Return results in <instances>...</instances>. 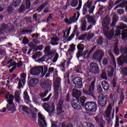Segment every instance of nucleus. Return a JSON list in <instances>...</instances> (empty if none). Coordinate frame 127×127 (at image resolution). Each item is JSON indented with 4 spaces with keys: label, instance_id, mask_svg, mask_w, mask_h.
I'll return each mask as SVG.
<instances>
[{
    "label": "nucleus",
    "instance_id": "obj_13",
    "mask_svg": "<svg viewBox=\"0 0 127 127\" xmlns=\"http://www.w3.org/2000/svg\"><path fill=\"white\" fill-rule=\"evenodd\" d=\"M98 103L101 107H105L107 104V100L105 99L104 94H100L98 96Z\"/></svg>",
    "mask_w": 127,
    "mask_h": 127
},
{
    "label": "nucleus",
    "instance_id": "obj_3",
    "mask_svg": "<svg viewBox=\"0 0 127 127\" xmlns=\"http://www.w3.org/2000/svg\"><path fill=\"white\" fill-rule=\"evenodd\" d=\"M86 110L89 112H93L97 111V103L94 102H87L85 104Z\"/></svg>",
    "mask_w": 127,
    "mask_h": 127
},
{
    "label": "nucleus",
    "instance_id": "obj_10",
    "mask_svg": "<svg viewBox=\"0 0 127 127\" xmlns=\"http://www.w3.org/2000/svg\"><path fill=\"white\" fill-rule=\"evenodd\" d=\"M72 82L75 85L76 88H77V89H82L83 84L82 83V79L80 77H76Z\"/></svg>",
    "mask_w": 127,
    "mask_h": 127
},
{
    "label": "nucleus",
    "instance_id": "obj_17",
    "mask_svg": "<svg viewBox=\"0 0 127 127\" xmlns=\"http://www.w3.org/2000/svg\"><path fill=\"white\" fill-rule=\"evenodd\" d=\"M43 107L44 109L49 113V114H53L54 113V111H55V108H54V107L49 106L47 103H44L43 105Z\"/></svg>",
    "mask_w": 127,
    "mask_h": 127
},
{
    "label": "nucleus",
    "instance_id": "obj_7",
    "mask_svg": "<svg viewBox=\"0 0 127 127\" xmlns=\"http://www.w3.org/2000/svg\"><path fill=\"white\" fill-rule=\"evenodd\" d=\"M95 89V81L92 82L91 83V85L89 86V90L86 91L85 89H83V93L84 95H86L88 96H91V97H94V93H93V91Z\"/></svg>",
    "mask_w": 127,
    "mask_h": 127
},
{
    "label": "nucleus",
    "instance_id": "obj_39",
    "mask_svg": "<svg viewBox=\"0 0 127 127\" xmlns=\"http://www.w3.org/2000/svg\"><path fill=\"white\" fill-rule=\"evenodd\" d=\"M115 46L114 48V53L119 55V49L118 48V41H115Z\"/></svg>",
    "mask_w": 127,
    "mask_h": 127
},
{
    "label": "nucleus",
    "instance_id": "obj_41",
    "mask_svg": "<svg viewBox=\"0 0 127 127\" xmlns=\"http://www.w3.org/2000/svg\"><path fill=\"white\" fill-rule=\"evenodd\" d=\"M83 127H94V124H92L91 123L89 122H84L82 124Z\"/></svg>",
    "mask_w": 127,
    "mask_h": 127
},
{
    "label": "nucleus",
    "instance_id": "obj_1",
    "mask_svg": "<svg viewBox=\"0 0 127 127\" xmlns=\"http://www.w3.org/2000/svg\"><path fill=\"white\" fill-rule=\"evenodd\" d=\"M111 21V19L110 18V17L109 16H106L103 21V29L105 31V35L106 37L109 39V40L110 39H112L113 37H114V35L115 34V33L114 32V30L107 32V33H106V31H108L109 30V27H108V24H110V22Z\"/></svg>",
    "mask_w": 127,
    "mask_h": 127
},
{
    "label": "nucleus",
    "instance_id": "obj_25",
    "mask_svg": "<svg viewBox=\"0 0 127 127\" xmlns=\"http://www.w3.org/2000/svg\"><path fill=\"white\" fill-rule=\"evenodd\" d=\"M123 28H127V25L125 24H121L120 26L117 27L116 33L115 34L116 36L121 35V30Z\"/></svg>",
    "mask_w": 127,
    "mask_h": 127
},
{
    "label": "nucleus",
    "instance_id": "obj_4",
    "mask_svg": "<svg viewBox=\"0 0 127 127\" xmlns=\"http://www.w3.org/2000/svg\"><path fill=\"white\" fill-rule=\"evenodd\" d=\"M55 87V96L58 97V95L62 91L61 86H60V78H57L54 80Z\"/></svg>",
    "mask_w": 127,
    "mask_h": 127
},
{
    "label": "nucleus",
    "instance_id": "obj_33",
    "mask_svg": "<svg viewBox=\"0 0 127 127\" xmlns=\"http://www.w3.org/2000/svg\"><path fill=\"white\" fill-rule=\"evenodd\" d=\"M82 55L84 59H89V58H90L91 53L89 52V50H86L84 51Z\"/></svg>",
    "mask_w": 127,
    "mask_h": 127
},
{
    "label": "nucleus",
    "instance_id": "obj_6",
    "mask_svg": "<svg viewBox=\"0 0 127 127\" xmlns=\"http://www.w3.org/2000/svg\"><path fill=\"white\" fill-rule=\"evenodd\" d=\"M90 72L93 74H98L100 73V68L98 66V64L92 62L90 65Z\"/></svg>",
    "mask_w": 127,
    "mask_h": 127
},
{
    "label": "nucleus",
    "instance_id": "obj_21",
    "mask_svg": "<svg viewBox=\"0 0 127 127\" xmlns=\"http://www.w3.org/2000/svg\"><path fill=\"white\" fill-rule=\"evenodd\" d=\"M80 96H82V92L78 89H73L72 90V96L78 100Z\"/></svg>",
    "mask_w": 127,
    "mask_h": 127
},
{
    "label": "nucleus",
    "instance_id": "obj_62",
    "mask_svg": "<svg viewBox=\"0 0 127 127\" xmlns=\"http://www.w3.org/2000/svg\"><path fill=\"white\" fill-rule=\"evenodd\" d=\"M6 110L7 109L6 108L3 107L2 108V109L0 110V113H5V112H6Z\"/></svg>",
    "mask_w": 127,
    "mask_h": 127
},
{
    "label": "nucleus",
    "instance_id": "obj_43",
    "mask_svg": "<svg viewBox=\"0 0 127 127\" xmlns=\"http://www.w3.org/2000/svg\"><path fill=\"white\" fill-rule=\"evenodd\" d=\"M42 55V53L41 52H39L35 54L32 57L33 59H36L37 57L39 58Z\"/></svg>",
    "mask_w": 127,
    "mask_h": 127
},
{
    "label": "nucleus",
    "instance_id": "obj_12",
    "mask_svg": "<svg viewBox=\"0 0 127 127\" xmlns=\"http://www.w3.org/2000/svg\"><path fill=\"white\" fill-rule=\"evenodd\" d=\"M30 0H23V3L21 6V11H24L25 9H28L30 8Z\"/></svg>",
    "mask_w": 127,
    "mask_h": 127
},
{
    "label": "nucleus",
    "instance_id": "obj_28",
    "mask_svg": "<svg viewBox=\"0 0 127 127\" xmlns=\"http://www.w3.org/2000/svg\"><path fill=\"white\" fill-rule=\"evenodd\" d=\"M59 42V38L57 36H54L51 39V44L52 45H58Z\"/></svg>",
    "mask_w": 127,
    "mask_h": 127
},
{
    "label": "nucleus",
    "instance_id": "obj_42",
    "mask_svg": "<svg viewBox=\"0 0 127 127\" xmlns=\"http://www.w3.org/2000/svg\"><path fill=\"white\" fill-rule=\"evenodd\" d=\"M121 52L123 54V55H125L126 54L127 57V48H125V47L123 46L121 48Z\"/></svg>",
    "mask_w": 127,
    "mask_h": 127
},
{
    "label": "nucleus",
    "instance_id": "obj_36",
    "mask_svg": "<svg viewBox=\"0 0 127 127\" xmlns=\"http://www.w3.org/2000/svg\"><path fill=\"white\" fill-rule=\"evenodd\" d=\"M14 97L17 103H19V102H20V100L21 99H20V97L19 96V92H18V91H16L15 92Z\"/></svg>",
    "mask_w": 127,
    "mask_h": 127
},
{
    "label": "nucleus",
    "instance_id": "obj_32",
    "mask_svg": "<svg viewBox=\"0 0 127 127\" xmlns=\"http://www.w3.org/2000/svg\"><path fill=\"white\" fill-rule=\"evenodd\" d=\"M87 20L89 23H91V24H93L95 25L96 24V21H95V17L90 16V15H87Z\"/></svg>",
    "mask_w": 127,
    "mask_h": 127
},
{
    "label": "nucleus",
    "instance_id": "obj_8",
    "mask_svg": "<svg viewBox=\"0 0 127 127\" xmlns=\"http://www.w3.org/2000/svg\"><path fill=\"white\" fill-rule=\"evenodd\" d=\"M39 117L38 124L41 127H47V124L46 123V120H45V117L43 116L41 113H39L38 114Z\"/></svg>",
    "mask_w": 127,
    "mask_h": 127
},
{
    "label": "nucleus",
    "instance_id": "obj_2",
    "mask_svg": "<svg viewBox=\"0 0 127 127\" xmlns=\"http://www.w3.org/2000/svg\"><path fill=\"white\" fill-rule=\"evenodd\" d=\"M44 72H43V67L41 66H35L31 69L30 72L31 75H33V76L39 75V74L41 73L42 74V76L43 77V76L47 73L48 67H47V66H44Z\"/></svg>",
    "mask_w": 127,
    "mask_h": 127
},
{
    "label": "nucleus",
    "instance_id": "obj_23",
    "mask_svg": "<svg viewBox=\"0 0 127 127\" xmlns=\"http://www.w3.org/2000/svg\"><path fill=\"white\" fill-rule=\"evenodd\" d=\"M72 107L75 110H81V107L80 104L78 103L77 101L73 100L71 102Z\"/></svg>",
    "mask_w": 127,
    "mask_h": 127
},
{
    "label": "nucleus",
    "instance_id": "obj_60",
    "mask_svg": "<svg viewBox=\"0 0 127 127\" xmlns=\"http://www.w3.org/2000/svg\"><path fill=\"white\" fill-rule=\"evenodd\" d=\"M5 54V51L3 49H0V55H4Z\"/></svg>",
    "mask_w": 127,
    "mask_h": 127
},
{
    "label": "nucleus",
    "instance_id": "obj_9",
    "mask_svg": "<svg viewBox=\"0 0 127 127\" xmlns=\"http://www.w3.org/2000/svg\"><path fill=\"white\" fill-rule=\"evenodd\" d=\"M19 111L21 113H23L25 115H27L30 118H31L32 115H33L32 114H29L30 110L27 106L20 105L19 106Z\"/></svg>",
    "mask_w": 127,
    "mask_h": 127
},
{
    "label": "nucleus",
    "instance_id": "obj_29",
    "mask_svg": "<svg viewBox=\"0 0 127 127\" xmlns=\"http://www.w3.org/2000/svg\"><path fill=\"white\" fill-rule=\"evenodd\" d=\"M29 83L31 87H34L35 85L38 84V79L37 78H32L30 80Z\"/></svg>",
    "mask_w": 127,
    "mask_h": 127
},
{
    "label": "nucleus",
    "instance_id": "obj_15",
    "mask_svg": "<svg viewBox=\"0 0 127 127\" xmlns=\"http://www.w3.org/2000/svg\"><path fill=\"white\" fill-rule=\"evenodd\" d=\"M77 48L78 51L77 54L76 55V58L79 59V58H80V57H81V56H82V53L83 51H84V45L79 44L77 46Z\"/></svg>",
    "mask_w": 127,
    "mask_h": 127
},
{
    "label": "nucleus",
    "instance_id": "obj_37",
    "mask_svg": "<svg viewBox=\"0 0 127 127\" xmlns=\"http://www.w3.org/2000/svg\"><path fill=\"white\" fill-rule=\"evenodd\" d=\"M24 98L25 99L26 102H27V103L29 104L30 103V100H29V96H28L27 91H25L24 92Z\"/></svg>",
    "mask_w": 127,
    "mask_h": 127
},
{
    "label": "nucleus",
    "instance_id": "obj_44",
    "mask_svg": "<svg viewBox=\"0 0 127 127\" xmlns=\"http://www.w3.org/2000/svg\"><path fill=\"white\" fill-rule=\"evenodd\" d=\"M45 5H47V2H45L43 3L42 5L40 6L37 9V11H38V12H40V11H41V10H43V9L44 8V6H45Z\"/></svg>",
    "mask_w": 127,
    "mask_h": 127
},
{
    "label": "nucleus",
    "instance_id": "obj_20",
    "mask_svg": "<svg viewBox=\"0 0 127 127\" xmlns=\"http://www.w3.org/2000/svg\"><path fill=\"white\" fill-rule=\"evenodd\" d=\"M95 120L97 123H100V127H104L105 121L102 119V115L99 114L95 117Z\"/></svg>",
    "mask_w": 127,
    "mask_h": 127
},
{
    "label": "nucleus",
    "instance_id": "obj_58",
    "mask_svg": "<svg viewBox=\"0 0 127 127\" xmlns=\"http://www.w3.org/2000/svg\"><path fill=\"white\" fill-rule=\"evenodd\" d=\"M81 6H82V0H79V3L78 4V6L76 8V9H77V10H79V9L81 8Z\"/></svg>",
    "mask_w": 127,
    "mask_h": 127
},
{
    "label": "nucleus",
    "instance_id": "obj_54",
    "mask_svg": "<svg viewBox=\"0 0 127 127\" xmlns=\"http://www.w3.org/2000/svg\"><path fill=\"white\" fill-rule=\"evenodd\" d=\"M28 39H27L26 37H24L23 39V43L24 44H27L28 43Z\"/></svg>",
    "mask_w": 127,
    "mask_h": 127
},
{
    "label": "nucleus",
    "instance_id": "obj_34",
    "mask_svg": "<svg viewBox=\"0 0 127 127\" xmlns=\"http://www.w3.org/2000/svg\"><path fill=\"white\" fill-rule=\"evenodd\" d=\"M20 3H21V0H13L12 5L13 6L16 7V6H19V5H20Z\"/></svg>",
    "mask_w": 127,
    "mask_h": 127
},
{
    "label": "nucleus",
    "instance_id": "obj_59",
    "mask_svg": "<svg viewBox=\"0 0 127 127\" xmlns=\"http://www.w3.org/2000/svg\"><path fill=\"white\" fill-rule=\"evenodd\" d=\"M52 19V14H50L47 19V22Z\"/></svg>",
    "mask_w": 127,
    "mask_h": 127
},
{
    "label": "nucleus",
    "instance_id": "obj_30",
    "mask_svg": "<svg viewBox=\"0 0 127 127\" xmlns=\"http://www.w3.org/2000/svg\"><path fill=\"white\" fill-rule=\"evenodd\" d=\"M102 85L105 92H106V91H108V90H109V88H110V85H109V83H108V82L106 80H104L102 82Z\"/></svg>",
    "mask_w": 127,
    "mask_h": 127
},
{
    "label": "nucleus",
    "instance_id": "obj_49",
    "mask_svg": "<svg viewBox=\"0 0 127 127\" xmlns=\"http://www.w3.org/2000/svg\"><path fill=\"white\" fill-rule=\"evenodd\" d=\"M58 58H59V55L58 53H56L54 60H53V63H56V62H57V60H58Z\"/></svg>",
    "mask_w": 127,
    "mask_h": 127
},
{
    "label": "nucleus",
    "instance_id": "obj_14",
    "mask_svg": "<svg viewBox=\"0 0 127 127\" xmlns=\"http://www.w3.org/2000/svg\"><path fill=\"white\" fill-rule=\"evenodd\" d=\"M26 75L25 73L21 74V80L19 79L18 89H20L23 87V85L25 84V78Z\"/></svg>",
    "mask_w": 127,
    "mask_h": 127
},
{
    "label": "nucleus",
    "instance_id": "obj_18",
    "mask_svg": "<svg viewBox=\"0 0 127 127\" xmlns=\"http://www.w3.org/2000/svg\"><path fill=\"white\" fill-rule=\"evenodd\" d=\"M6 109L9 112L11 113H14L16 111L15 105L13 104V102H9L6 105Z\"/></svg>",
    "mask_w": 127,
    "mask_h": 127
},
{
    "label": "nucleus",
    "instance_id": "obj_50",
    "mask_svg": "<svg viewBox=\"0 0 127 127\" xmlns=\"http://www.w3.org/2000/svg\"><path fill=\"white\" fill-rule=\"evenodd\" d=\"M57 113L58 115H61L62 113H64V111H62V107H58Z\"/></svg>",
    "mask_w": 127,
    "mask_h": 127
},
{
    "label": "nucleus",
    "instance_id": "obj_51",
    "mask_svg": "<svg viewBox=\"0 0 127 127\" xmlns=\"http://www.w3.org/2000/svg\"><path fill=\"white\" fill-rule=\"evenodd\" d=\"M69 34H70V32L69 31H64V37L67 38L69 36Z\"/></svg>",
    "mask_w": 127,
    "mask_h": 127
},
{
    "label": "nucleus",
    "instance_id": "obj_64",
    "mask_svg": "<svg viewBox=\"0 0 127 127\" xmlns=\"http://www.w3.org/2000/svg\"><path fill=\"white\" fill-rule=\"evenodd\" d=\"M62 127H72V125L70 124L68 126V125L66 126L65 125V123H63L62 125Z\"/></svg>",
    "mask_w": 127,
    "mask_h": 127
},
{
    "label": "nucleus",
    "instance_id": "obj_47",
    "mask_svg": "<svg viewBox=\"0 0 127 127\" xmlns=\"http://www.w3.org/2000/svg\"><path fill=\"white\" fill-rule=\"evenodd\" d=\"M91 5H92V1H90V0H88L87 2L84 4V6H85V7H86L87 8H90Z\"/></svg>",
    "mask_w": 127,
    "mask_h": 127
},
{
    "label": "nucleus",
    "instance_id": "obj_16",
    "mask_svg": "<svg viewBox=\"0 0 127 127\" xmlns=\"http://www.w3.org/2000/svg\"><path fill=\"white\" fill-rule=\"evenodd\" d=\"M44 52L46 55L51 56L56 53V49H53L51 50L50 47L47 46L45 48Z\"/></svg>",
    "mask_w": 127,
    "mask_h": 127
},
{
    "label": "nucleus",
    "instance_id": "obj_63",
    "mask_svg": "<svg viewBox=\"0 0 127 127\" xmlns=\"http://www.w3.org/2000/svg\"><path fill=\"white\" fill-rule=\"evenodd\" d=\"M124 74H125V75H127V67H125L124 68L123 70H122Z\"/></svg>",
    "mask_w": 127,
    "mask_h": 127
},
{
    "label": "nucleus",
    "instance_id": "obj_40",
    "mask_svg": "<svg viewBox=\"0 0 127 127\" xmlns=\"http://www.w3.org/2000/svg\"><path fill=\"white\" fill-rule=\"evenodd\" d=\"M81 22H82V24H81L82 30H86V28H87V27L86 26V20L85 19V18L82 19Z\"/></svg>",
    "mask_w": 127,
    "mask_h": 127
},
{
    "label": "nucleus",
    "instance_id": "obj_53",
    "mask_svg": "<svg viewBox=\"0 0 127 127\" xmlns=\"http://www.w3.org/2000/svg\"><path fill=\"white\" fill-rule=\"evenodd\" d=\"M114 74V69L113 68H111L110 71H109L108 72V76L109 77H112Z\"/></svg>",
    "mask_w": 127,
    "mask_h": 127
},
{
    "label": "nucleus",
    "instance_id": "obj_56",
    "mask_svg": "<svg viewBox=\"0 0 127 127\" xmlns=\"http://www.w3.org/2000/svg\"><path fill=\"white\" fill-rule=\"evenodd\" d=\"M15 67H18V68H19L22 66V63L21 62H19L17 64L16 63V65H14Z\"/></svg>",
    "mask_w": 127,
    "mask_h": 127
},
{
    "label": "nucleus",
    "instance_id": "obj_38",
    "mask_svg": "<svg viewBox=\"0 0 127 127\" xmlns=\"http://www.w3.org/2000/svg\"><path fill=\"white\" fill-rule=\"evenodd\" d=\"M79 102L81 103V106H84L85 101H86V97L85 96L80 97L79 100L77 99Z\"/></svg>",
    "mask_w": 127,
    "mask_h": 127
},
{
    "label": "nucleus",
    "instance_id": "obj_11",
    "mask_svg": "<svg viewBox=\"0 0 127 127\" xmlns=\"http://www.w3.org/2000/svg\"><path fill=\"white\" fill-rule=\"evenodd\" d=\"M103 56H104V52L102 50H98L94 53L92 58L96 60H101Z\"/></svg>",
    "mask_w": 127,
    "mask_h": 127
},
{
    "label": "nucleus",
    "instance_id": "obj_27",
    "mask_svg": "<svg viewBox=\"0 0 127 127\" xmlns=\"http://www.w3.org/2000/svg\"><path fill=\"white\" fill-rule=\"evenodd\" d=\"M5 98L6 99L7 103H13L14 96L12 94L8 93L5 95Z\"/></svg>",
    "mask_w": 127,
    "mask_h": 127
},
{
    "label": "nucleus",
    "instance_id": "obj_55",
    "mask_svg": "<svg viewBox=\"0 0 127 127\" xmlns=\"http://www.w3.org/2000/svg\"><path fill=\"white\" fill-rule=\"evenodd\" d=\"M62 105H63V100H60L58 107L59 108H62Z\"/></svg>",
    "mask_w": 127,
    "mask_h": 127
},
{
    "label": "nucleus",
    "instance_id": "obj_31",
    "mask_svg": "<svg viewBox=\"0 0 127 127\" xmlns=\"http://www.w3.org/2000/svg\"><path fill=\"white\" fill-rule=\"evenodd\" d=\"M111 113H112V104H110L108 105L107 110L105 113V115L107 118H110V116H111Z\"/></svg>",
    "mask_w": 127,
    "mask_h": 127
},
{
    "label": "nucleus",
    "instance_id": "obj_45",
    "mask_svg": "<svg viewBox=\"0 0 127 127\" xmlns=\"http://www.w3.org/2000/svg\"><path fill=\"white\" fill-rule=\"evenodd\" d=\"M97 92L100 95H103V89L102 88V86L101 85H98L97 86Z\"/></svg>",
    "mask_w": 127,
    "mask_h": 127
},
{
    "label": "nucleus",
    "instance_id": "obj_57",
    "mask_svg": "<svg viewBox=\"0 0 127 127\" xmlns=\"http://www.w3.org/2000/svg\"><path fill=\"white\" fill-rule=\"evenodd\" d=\"M15 77H16V74H12V75L10 76L9 77H8V79L9 80H13V79H14V78H15Z\"/></svg>",
    "mask_w": 127,
    "mask_h": 127
},
{
    "label": "nucleus",
    "instance_id": "obj_24",
    "mask_svg": "<svg viewBox=\"0 0 127 127\" xmlns=\"http://www.w3.org/2000/svg\"><path fill=\"white\" fill-rule=\"evenodd\" d=\"M8 26L5 24H3L1 25V27H0V35H2L4 33L5 31L8 30Z\"/></svg>",
    "mask_w": 127,
    "mask_h": 127
},
{
    "label": "nucleus",
    "instance_id": "obj_5",
    "mask_svg": "<svg viewBox=\"0 0 127 127\" xmlns=\"http://www.w3.org/2000/svg\"><path fill=\"white\" fill-rule=\"evenodd\" d=\"M80 16V13L79 12H76L75 13L73 16L68 19V18H66L65 20V22L66 24H71V23H74V22H76L77 20H78V18Z\"/></svg>",
    "mask_w": 127,
    "mask_h": 127
},
{
    "label": "nucleus",
    "instance_id": "obj_46",
    "mask_svg": "<svg viewBox=\"0 0 127 127\" xmlns=\"http://www.w3.org/2000/svg\"><path fill=\"white\" fill-rule=\"evenodd\" d=\"M71 5L72 7H75L78 5V1L77 0H72L71 3Z\"/></svg>",
    "mask_w": 127,
    "mask_h": 127
},
{
    "label": "nucleus",
    "instance_id": "obj_52",
    "mask_svg": "<svg viewBox=\"0 0 127 127\" xmlns=\"http://www.w3.org/2000/svg\"><path fill=\"white\" fill-rule=\"evenodd\" d=\"M52 95V94H50L47 98H44L43 99V102H47L48 101H49V99L51 97Z\"/></svg>",
    "mask_w": 127,
    "mask_h": 127
},
{
    "label": "nucleus",
    "instance_id": "obj_19",
    "mask_svg": "<svg viewBox=\"0 0 127 127\" xmlns=\"http://www.w3.org/2000/svg\"><path fill=\"white\" fill-rule=\"evenodd\" d=\"M76 47V45H74V44H72L67 52H66V56H70V58L73 57V54L74 53V51H75V48Z\"/></svg>",
    "mask_w": 127,
    "mask_h": 127
},
{
    "label": "nucleus",
    "instance_id": "obj_61",
    "mask_svg": "<svg viewBox=\"0 0 127 127\" xmlns=\"http://www.w3.org/2000/svg\"><path fill=\"white\" fill-rule=\"evenodd\" d=\"M120 122L119 121V118L118 117L116 118V126L117 127H119L120 126Z\"/></svg>",
    "mask_w": 127,
    "mask_h": 127
},
{
    "label": "nucleus",
    "instance_id": "obj_26",
    "mask_svg": "<svg viewBox=\"0 0 127 127\" xmlns=\"http://www.w3.org/2000/svg\"><path fill=\"white\" fill-rule=\"evenodd\" d=\"M127 58L125 57L124 55H123L118 59V64L120 66H123L124 65V63L127 62Z\"/></svg>",
    "mask_w": 127,
    "mask_h": 127
},
{
    "label": "nucleus",
    "instance_id": "obj_35",
    "mask_svg": "<svg viewBox=\"0 0 127 127\" xmlns=\"http://www.w3.org/2000/svg\"><path fill=\"white\" fill-rule=\"evenodd\" d=\"M118 20H119V18H118V16H117L116 15H114L112 26H115V25H116V24L117 23V22H118Z\"/></svg>",
    "mask_w": 127,
    "mask_h": 127
},
{
    "label": "nucleus",
    "instance_id": "obj_48",
    "mask_svg": "<svg viewBox=\"0 0 127 127\" xmlns=\"http://www.w3.org/2000/svg\"><path fill=\"white\" fill-rule=\"evenodd\" d=\"M101 78L102 79H104V80H107V73H106V72L105 71H103L102 72V73L101 76Z\"/></svg>",
    "mask_w": 127,
    "mask_h": 127
},
{
    "label": "nucleus",
    "instance_id": "obj_22",
    "mask_svg": "<svg viewBox=\"0 0 127 127\" xmlns=\"http://www.w3.org/2000/svg\"><path fill=\"white\" fill-rule=\"evenodd\" d=\"M51 81H50L49 79H47L46 80H43L41 83V86L42 88H48L50 85H51Z\"/></svg>",
    "mask_w": 127,
    "mask_h": 127
}]
</instances>
